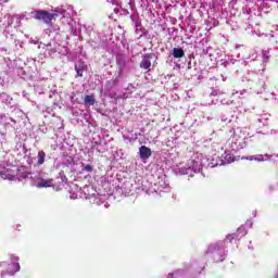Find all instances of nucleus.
<instances>
[{
  "label": "nucleus",
  "mask_w": 278,
  "mask_h": 278,
  "mask_svg": "<svg viewBox=\"0 0 278 278\" xmlns=\"http://www.w3.org/2000/svg\"><path fill=\"white\" fill-rule=\"evenodd\" d=\"M223 147H218L217 150H212L211 155L204 156L202 153H195L187 161L186 166H176L173 168V173L176 175H188V177H194L197 173L203 170V168H216V166H225V164H231L233 156L223 152Z\"/></svg>",
  "instance_id": "1"
},
{
  "label": "nucleus",
  "mask_w": 278,
  "mask_h": 278,
  "mask_svg": "<svg viewBox=\"0 0 278 278\" xmlns=\"http://www.w3.org/2000/svg\"><path fill=\"white\" fill-rule=\"evenodd\" d=\"M73 12V7L70 4L58 7L54 10V13H50L47 10H34V18L36 21H43L47 25L53 21V18H58V16H61V18H71V14Z\"/></svg>",
  "instance_id": "2"
},
{
  "label": "nucleus",
  "mask_w": 278,
  "mask_h": 278,
  "mask_svg": "<svg viewBox=\"0 0 278 278\" xmlns=\"http://www.w3.org/2000/svg\"><path fill=\"white\" fill-rule=\"evenodd\" d=\"M43 37L50 41L48 43L40 42L39 49L47 48L45 52L46 58H55V53H58V49L60 48V31L53 27H50L45 29Z\"/></svg>",
  "instance_id": "3"
},
{
  "label": "nucleus",
  "mask_w": 278,
  "mask_h": 278,
  "mask_svg": "<svg viewBox=\"0 0 278 278\" xmlns=\"http://www.w3.org/2000/svg\"><path fill=\"white\" fill-rule=\"evenodd\" d=\"M202 266L197 261H189L182 263V267L169 273L167 278H198L203 273Z\"/></svg>",
  "instance_id": "4"
},
{
  "label": "nucleus",
  "mask_w": 278,
  "mask_h": 278,
  "mask_svg": "<svg viewBox=\"0 0 278 278\" xmlns=\"http://www.w3.org/2000/svg\"><path fill=\"white\" fill-rule=\"evenodd\" d=\"M266 76H264V68L254 71H249L243 77L242 81H248V86L257 94L266 90Z\"/></svg>",
  "instance_id": "5"
},
{
  "label": "nucleus",
  "mask_w": 278,
  "mask_h": 278,
  "mask_svg": "<svg viewBox=\"0 0 278 278\" xmlns=\"http://www.w3.org/2000/svg\"><path fill=\"white\" fill-rule=\"evenodd\" d=\"M227 242L229 240L225 239L224 241L210 244L206 250V256L215 263L225 262L227 260V251L225 250Z\"/></svg>",
  "instance_id": "6"
},
{
  "label": "nucleus",
  "mask_w": 278,
  "mask_h": 278,
  "mask_svg": "<svg viewBox=\"0 0 278 278\" xmlns=\"http://www.w3.org/2000/svg\"><path fill=\"white\" fill-rule=\"evenodd\" d=\"M244 147H247V141H244V139L238 140L232 137L227 140L226 150L224 153L231 155V157H233V162H236V156H233V153H238V151H241V149H244Z\"/></svg>",
  "instance_id": "7"
},
{
  "label": "nucleus",
  "mask_w": 278,
  "mask_h": 278,
  "mask_svg": "<svg viewBox=\"0 0 278 278\" xmlns=\"http://www.w3.org/2000/svg\"><path fill=\"white\" fill-rule=\"evenodd\" d=\"M23 179H33L36 181L37 188H51L53 186V179H45L40 174H34L29 172H24L22 174Z\"/></svg>",
  "instance_id": "8"
},
{
  "label": "nucleus",
  "mask_w": 278,
  "mask_h": 278,
  "mask_svg": "<svg viewBox=\"0 0 278 278\" xmlns=\"http://www.w3.org/2000/svg\"><path fill=\"white\" fill-rule=\"evenodd\" d=\"M35 166H37V168H40V166H50V170H53V166H55V159L48 156L45 150H38Z\"/></svg>",
  "instance_id": "9"
},
{
  "label": "nucleus",
  "mask_w": 278,
  "mask_h": 278,
  "mask_svg": "<svg viewBox=\"0 0 278 278\" xmlns=\"http://www.w3.org/2000/svg\"><path fill=\"white\" fill-rule=\"evenodd\" d=\"M115 60L118 66V77L123 75L126 68H134V60L127 58L125 54L118 53Z\"/></svg>",
  "instance_id": "10"
},
{
  "label": "nucleus",
  "mask_w": 278,
  "mask_h": 278,
  "mask_svg": "<svg viewBox=\"0 0 278 278\" xmlns=\"http://www.w3.org/2000/svg\"><path fill=\"white\" fill-rule=\"evenodd\" d=\"M242 160H248L249 162H273L277 164L278 154H255L242 157Z\"/></svg>",
  "instance_id": "11"
},
{
  "label": "nucleus",
  "mask_w": 278,
  "mask_h": 278,
  "mask_svg": "<svg viewBox=\"0 0 278 278\" xmlns=\"http://www.w3.org/2000/svg\"><path fill=\"white\" fill-rule=\"evenodd\" d=\"M0 101H1V103H3V105H7V108H10V110H12V111L16 110V101H14V98H12V96H10V93L1 92Z\"/></svg>",
  "instance_id": "12"
},
{
  "label": "nucleus",
  "mask_w": 278,
  "mask_h": 278,
  "mask_svg": "<svg viewBox=\"0 0 278 278\" xmlns=\"http://www.w3.org/2000/svg\"><path fill=\"white\" fill-rule=\"evenodd\" d=\"M247 233H249V230L245 228V226H240L237 230V232L232 233V235H228L226 237V240H228V242H233V240H240L242 238H244V236H247Z\"/></svg>",
  "instance_id": "13"
},
{
  "label": "nucleus",
  "mask_w": 278,
  "mask_h": 278,
  "mask_svg": "<svg viewBox=\"0 0 278 278\" xmlns=\"http://www.w3.org/2000/svg\"><path fill=\"white\" fill-rule=\"evenodd\" d=\"M155 58V53H146L142 55V60L139 64L140 68L143 71H151V61Z\"/></svg>",
  "instance_id": "14"
},
{
  "label": "nucleus",
  "mask_w": 278,
  "mask_h": 278,
  "mask_svg": "<svg viewBox=\"0 0 278 278\" xmlns=\"http://www.w3.org/2000/svg\"><path fill=\"white\" fill-rule=\"evenodd\" d=\"M138 155L140 157L141 162H143V164H147V161L149 160V157H151L153 155V151H151V148H149L147 146H141L139 148Z\"/></svg>",
  "instance_id": "15"
},
{
  "label": "nucleus",
  "mask_w": 278,
  "mask_h": 278,
  "mask_svg": "<svg viewBox=\"0 0 278 278\" xmlns=\"http://www.w3.org/2000/svg\"><path fill=\"white\" fill-rule=\"evenodd\" d=\"M10 260H11V264H9V266L10 268H12V270H8V275L12 277L21 270V264L18 263V260H20L18 256L11 255Z\"/></svg>",
  "instance_id": "16"
},
{
  "label": "nucleus",
  "mask_w": 278,
  "mask_h": 278,
  "mask_svg": "<svg viewBox=\"0 0 278 278\" xmlns=\"http://www.w3.org/2000/svg\"><path fill=\"white\" fill-rule=\"evenodd\" d=\"M68 26L74 36L81 38V24H77L73 18H70Z\"/></svg>",
  "instance_id": "17"
},
{
  "label": "nucleus",
  "mask_w": 278,
  "mask_h": 278,
  "mask_svg": "<svg viewBox=\"0 0 278 278\" xmlns=\"http://www.w3.org/2000/svg\"><path fill=\"white\" fill-rule=\"evenodd\" d=\"M224 94L225 92L220 91V89H212V92H211V97H217V99H220L222 105H231L233 101H229L223 98Z\"/></svg>",
  "instance_id": "18"
},
{
  "label": "nucleus",
  "mask_w": 278,
  "mask_h": 278,
  "mask_svg": "<svg viewBox=\"0 0 278 278\" xmlns=\"http://www.w3.org/2000/svg\"><path fill=\"white\" fill-rule=\"evenodd\" d=\"M170 55L175 60H181V58H184L186 55V51L181 47L173 48L170 51Z\"/></svg>",
  "instance_id": "19"
},
{
  "label": "nucleus",
  "mask_w": 278,
  "mask_h": 278,
  "mask_svg": "<svg viewBox=\"0 0 278 278\" xmlns=\"http://www.w3.org/2000/svg\"><path fill=\"white\" fill-rule=\"evenodd\" d=\"M86 68H88L86 63L81 61L75 63L76 77H84V71H86Z\"/></svg>",
  "instance_id": "20"
},
{
  "label": "nucleus",
  "mask_w": 278,
  "mask_h": 278,
  "mask_svg": "<svg viewBox=\"0 0 278 278\" xmlns=\"http://www.w3.org/2000/svg\"><path fill=\"white\" fill-rule=\"evenodd\" d=\"M222 123H226V125H231V127H236V121H238V117L236 116H227L226 114L220 115Z\"/></svg>",
  "instance_id": "21"
},
{
  "label": "nucleus",
  "mask_w": 278,
  "mask_h": 278,
  "mask_svg": "<svg viewBox=\"0 0 278 278\" xmlns=\"http://www.w3.org/2000/svg\"><path fill=\"white\" fill-rule=\"evenodd\" d=\"M84 103L87 106L94 105V103H97V99H94V94L85 96Z\"/></svg>",
  "instance_id": "22"
},
{
  "label": "nucleus",
  "mask_w": 278,
  "mask_h": 278,
  "mask_svg": "<svg viewBox=\"0 0 278 278\" xmlns=\"http://www.w3.org/2000/svg\"><path fill=\"white\" fill-rule=\"evenodd\" d=\"M268 40H269L271 47H277V45H278V35L269 34L268 35Z\"/></svg>",
  "instance_id": "23"
},
{
  "label": "nucleus",
  "mask_w": 278,
  "mask_h": 278,
  "mask_svg": "<svg viewBox=\"0 0 278 278\" xmlns=\"http://www.w3.org/2000/svg\"><path fill=\"white\" fill-rule=\"evenodd\" d=\"M23 21H31L34 18V10L31 12H25L20 15Z\"/></svg>",
  "instance_id": "24"
},
{
  "label": "nucleus",
  "mask_w": 278,
  "mask_h": 278,
  "mask_svg": "<svg viewBox=\"0 0 278 278\" xmlns=\"http://www.w3.org/2000/svg\"><path fill=\"white\" fill-rule=\"evenodd\" d=\"M260 10L263 14H268L273 9L268 5V2H263Z\"/></svg>",
  "instance_id": "25"
},
{
  "label": "nucleus",
  "mask_w": 278,
  "mask_h": 278,
  "mask_svg": "<svg viewBox=\"0 0 278 278\" xmlns=\"http://www.w3.org/2000/svg\"><path fill=\"white\" fill-rule=\"evenodd\" d=\"M130 21L136 25L137 23H140V15L138 14V11H135L130 14Z\"/></svg>",
  "instance_id": "26"
},
{
  "label": "nucleus",
  "mask_w": 278,
  "mask_h": 278,
  "mask_svg": "<svg viewBox=\"0 0 278 278\" xmlns=\"http://www.w3.org/2000/svg\"><path fill=\"white\" fill-rule=\"evenodd\" d=\"M135 31L136 34H144L146 29L142 26V21L137 22V24H135Z\"/></svg>",
  "instance_id": "27"
},
{
  "label": "nucleus",
  "mask_w": 278,
  "mask_h": 278,
  "mask_svg": "<svg viewBox=\"0 0 278 278\" xmlns=\"http://www.w3.org/2000/svg\"><path fill=\"white\" fill-rule=\"evenodd\" d=\"M269 60H270V49L263 50V64H267Z\"/></svg>",
  "instance_id": "28"
},
{
  "label": "nucleus",
  "mask_w": 278,
  "mask_h": 278,
  "mask_svg": "<svg viewBox=\"0 0 278 278\" xmlns=\"http://www.w3.org/2000/svg\"><path fill=\"white\" fill-rule=\"evenodd\" d=\"M83 168V173H92V170H94V166H92L91 164H81Z\"/></svg>",
  "instance_id": "29"
},
{
  "label": "nucleus",
  "mask_w": 278,
  "mask_h": 278,
  "mask_svg": "<svg viewBox=\"0 0 278 278\" xmlns=\"http://www.w3.org/2000/svg\"><path fill=\"white\" fill-rule=\"evenodd\" d=\"M119 8H121L119 16H129V10L123 7V4H121Z\"/></svg>",
  "instance_id": "30"
},
{
  "label": "nucleus",
  "mask_w": 278,
  "mask_h": 278,
  "mask_svg": "<svg viewBox=\"0 0 278 278\" xmlns=\"http://www.w3.org/2000/svg\"><path fill=\"white\" fill-rule=\"evenodd\" d=\"M13 24H14V17H10L8 20V27H12ZM8 27L3 31L4 36H8Z\"/></svg>",
  "instance_id": "31"
},
{
  "label": "nucleus",
  "mask_w": 278,
  "mask_h": 278,
  "mask_svg": "<svg viewBox=\"0 0 278 278\" xmlns=\"http://www.w3.org/2000/svg\"><path fill=\"white\" fill-rule=\"evenodd\" d=\"M7 140H8V135H5V132H0L1 147H3V143L5 144Z\"/></svg>",
  "instance_id": "32"
},
{
  "label": "nucleus",
  "mask_w": 278,
  "mask_h": 278,
  "mask_svg": "<svg viewBox=\"0 0 278 278\" xmlns=\"http://www.w3.org/2000/svg\"><path fill=\"white\" fill-rule=\"evenodd\" d=\"M108 3H112V5H116V8H119V5L123 4L119 0H106Z\"/></svg>",
  "instance_id": "33"
},
{
  "label": "nucleus",
  "mask_w": 278,
  "mask_h": 278,
  "mask_svg": "<svg viewBox=\"0 0 278 278\" xmlns=\"http://www.w3.org/2000/svg\"><path fill=\"white\" fill-rule=\"evenodd\" d=\"M39 131H40L41 134H48L49 128H48L47 126H45V125H40V126H39Z\"/></svg>",
  "instance_id": "34"
},
{
  "label": "nucleus",
  "mask_w": 278,
  "mask_h": 278,
  "mask_svg": "<svg viewBox=\"0 0 278 278\" xmlns=\"http://www.w3.org/2000/svg\"><path fill=\"white\" fill-rule=\"evenodd\" d=\"M127 5H129L130 10L134 11V9L136 8V0H129L127 2Z\"/></svg>",
  "instance_id": "35"
},
{
  "label": "nucleus",
  "mask_w": 278,
  "mask_h": 278,
  "mask_svg": "<svg viewBox=\"0 0 278 278\" xmlns=\"http://www.w3.org/2000/svg\"><path fill=\"white\" fill-rule=\"evenodd\" d=\"M16 26L15 27H21L23 20L21 18V15H18L15 20Z\"/></svg>",
  "instance_id": "36"
},
{
  "label": "nucleus",
  "mask_w": 278,
  "mask_h": 278,
  "mask_svg": "<svg viewBox=\"0 0 278 278\" xmlns=\"http://www.w3.org/2000/svg\"><path fill=\"white\" fill-rule=\"evenodd\" d=\"M127 92H134V90H136V87L131 84H129L126 88Z\"/></svg>",
  "instance_id": "37"
},
{
  "label": "nucleus",
  "mask_w": 278,
  "mask_h": 278,
  "mask_svg": "<svg viewBox=\"0 0 278 278\" xmlns=\"http://www.w3.org/2000/svg\"><path fill=\"white\" fill-rule=\"evenodd\" d=\"M243 227H253V220H251V219H248L247 222H245V224L243 225Z\"/></svg>",
  "instance_id": "38"
},
{
  "label": "nucleus",
  "mask_w": 278,
  "mask_h": 278,
  "mask_svg": "<svg viewBox=\"0 0 278 278\" xmlns=\"http://www.w3.org/2000/svg\"><path fill=\"white\" fill-rule=\"evenodd\" d=\"M270 136H275V138H277V140H278V130L271 129Z\"/></svg>",
  "instance_id": "39"
},
{
  "label": "nucleus",
  "mask_w": 278,
  "mask_h": 278,
  "mask_svg": "<svg viewBox=\"0 0 278 278\" xmlns=\"http://www.w3.org/2000/svg\"><path fill=\"white\" fill-rule=\"evenodd\" d=\"M114 13L121 15V7H116V8L114 9Z\"/></svg>",
  "instance_id": "40"
},
{
  "label": "nucleus",
  "mask_w": 278,
  "mask_h": 278,
  "mask_svg": "<svg viewBox=\"0 0 278 278\" xmlns=\"http://www.w3.org/2000/svg\"><path fill=\"white\" fill-rule=\"evenodd\" d=\"M30 42H31V45H39L40 46V42L36 39L30 40Z\"/></svg>",
  "instance_id": "41"
},
{
  "label": "nucleus",
  "mask_w": 278,
  "mask_h": 278,
  "mask_svg": "<svg viewBox=\"0 0 278 278\" xmlns=\"http://www.w3.org/2000/svg\"><path fill=\"white\" fill-rule=\"evenodd\" d=\"M222 66H229V61H222Z\"/></svg>",
  "instance_id": "42"
},
{
  "label": "nucleus",
  "mask_w": 278,
  "mask_h": 278,
  "mask_svg": "<svg viewBox=\"0 0 278 278\" xmlns=\"http://www.w3.org/2000/svg\"><path fill=\"white\" fill-rule=\"evenodd\" d=\"M253 61H255L257 59V53H253L251 56H250Z\"/></svg>",
  "instance_id": "43"
},
{
  "label": "nucleus",
  "mask_w": 278,
  "mask_h": 278,
  "mask_svg": "<svg viewBox=\"0 0 278 278\" xmlns=\"http://www.w3.org/2000/svg\"><path fill=\"white\" fill-rule=\"evenodd\" d=\"M3 118H5V115L1 114L0 115V123H3Z\"/></svg>",
  "instance_id": "44"
},
{
  "label": "nucleus",
  "mask_w": 278,
  "mask_h": 278,
  "mask_svg": "<svg viewBox=\"0 0 278 278\" xmlns=\"http://www.w3.org/2000/svg\"><path fill=\"white\" fill-rule=\"evenodd\" d=\"M240 94L243 96V94H247V89H243L240 91Z\"/></svg>",
  "instance_id": "45"
},
{
  "label": "nucleus",
  "mask_w": 278,
  "mask_h": 278,
  "mask_svg": "<svg viewBox=\"0 0 278 278\" xmlns=\"http://www.w3.org/2000/svg\"><path fill=\"white\" fill-rule=\"evenodd\" d=\"M162 188H168V184L164 182L163 185H161Z\"/></svg>",
  "instance_id": "46"
},
{
  "label": "nucleus",
  "mask_w": 278,
  "mask_h": 278,
  "mask_svg": "<svg viewBox=\"0 0 278 278\" xmlns=\"http://www.w3.org/2000/svg\"><path fill=\"white\" fill-rule=\"evenodd\" d=\"M252 214H253V216L255 218V216H257V211H253Z\"/></svg>",
  "instance_id": "47"
},
{
  "label": "nucleus",
  "mask_w": 278,
  "mask_h": 278,
  "mask_svg": "<svg viewBox=\"0 0 278 278\" xmlns=\"http://www.w3.org/2000/svg\"><path fill=\"white\" fill-rule=\"evenodd\" d=\"M15 229L18 231V229H21V224H17Z\"/></svg>",
  "instance_id": "48"
},
{
  "label": "nucleus",
  "mask_w": 278,
  "mask_h": 278,
  "mask_svg": "<svg viewBox=\"0 0 278 278\" xmlns=\"http://www.w3.org/2000/svg\"><path fill=\"white\" fill-rule=\"evenodd\" d=\"M203 53L206 55L208 53L207 49H203Z\"/></svg>",
  "instance_id": "49"
},
{
  "label": "nucleus",
  "mask_w": 278,
  "mask_h": 278,
  "mask_svg": "<svg viewBox=\"0 0 278 278\" xmlns=\"http://www.w3.org/2000/svg\"><path fill=\"white\" fill-rule=\"evenodd\" d=\"M230 63H231V64H236V60L230 59Z\"/></svg>",
  "instance_id": "50"
},
{
  "label": "nucleus",
  "mask_w": 278,
  "mask_h": 278,
  "mask_svg": "<svg viewBox=\"0 0 278 278\" xmlns=\"http://www.w3.org/2000/svg\"><path fill=\"white\" fill-rule=\"evenodd\" d=\"M5 266V262H0V267Z\"/></svg>",
  "instance_id": "51"
},
{
  "label": "nucleus",
  "mask_w": 278,
  "mask_h": 278,
  "mask_svg": "<svg viewBox=\"0 0 278 278\" xmlns=\"http://www.w3.org/2000/svg\"><path fill=\"white\" fill-rule=\"evenodd\" d=\"M243 14H250V11H244V10H243Z\"/></svg>",
  "instance_id": "52"
},
{
  "label": "nucleus",
  "mask_w": 278,
  "mask_h": 278,
  "mask_svg": "<svg viewBox=\"0 0 278 278\" xmlns=\"http://www.w3.org/2000/svg\"><path fill=\"white\" fill-rule=\"evenodd\" d=\"M0 1H2L3 3H8V1H10V0H0Z\"/></svg>",
  "instance_id": "53"
},
{
  "label": "nucleus",
  "mask_w": 278,
  "mask_h": 278,
  "mask_svg": "<svg viewBox=\"0 0 278 278\" xmlns=\"http://www.w3.org/2000/svg\"><path fill=\"white\" fill-rule=\"evenodd\" d=\"M3 275H5V273H4V271H2V273H1V277H3Z\"/></svg>",
  "instance_id": "54"
},
{
  "label": "nucleus",
  "mask_w": 278,
  "mask_h": 278,
  "mask_svg": "<svg viewBox=\"0 0 278 278\" xmlns=\"http://www.w3.org/2000/svg\"><path fill=\"white\" fill-rule=\"evenodd\" d=\"M190 64H191V62L188 63V68H190Z\"/></svg>",
  "instance_id": "55"
},
{
  "label": "nucleus",
  "mask_w": 278,
  "mask_h": 278,
  "mask_svg": "<svg viewBox=\"0 0 278 278\" xmlns=\"http://www.w3.org/2000/svg\"><path fill=\"white\" fill-rule=\"evenodd\" d=\"M269 190H273V186L269 187Z\"/></svg>",
  "instance_id": "56"
},
{
  "label": "nucleus",
  "mask_w": 278,
  "mask_h": 278,
  "mask_svg": "<svg viewBox=\"0 0 278 278\" xmlns=\"http://www.w3.org/2000/svg\"><path fill=\"white\" fill-rule=\"evenodd\" d=\"M84 29H86V25H83Z\"/></svg>",
  "instance_id": "57"
},
{
  "label": "nucleus",
  "mask_w": 278,
  "mask_h": 278,
  "mask_svg": "<svg viewBox=\"0 0 278 278\" xmlns=\"http://www.w3.org/2000/svg\"><path fill=\"white\" fill-rule=\"evenodd\" d=\"M12 123H16V121L12 119Z\"/></svg>",
  "instance_id": "58"
},
{
  "label": "nucleus",
  "mask_w": 278,
  "mask_h": 278,
  "mask_svg": "<svg viewBox=\"0 0 278 278\" xmlns=\"http://www.w3.org/2000/svg\"><path fill=\"white\" fill-rule=\"evenodd\" d=\"M92 197H96V194L93 193Z\"/></svg>",
  "instance_id": "59"
}]
</instances>
